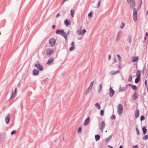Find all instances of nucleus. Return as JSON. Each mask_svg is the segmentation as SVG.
<instances>
[{
    "label": "nucleus",
    "mask_w": 148,
    "mask_h": 148,
    "mask_svg": "<svg viewBox=\"0 0 148 148\" xmlns=\"http://www.w3.org/2000/svg\"><path fill=\"white\" fill-rule=\"evenodd\" d=\"M69 31H68L67 32V34L68 35H69Z\"/></svg>",
    "instance_id": "62"
},
{
    "label": "nucleus",
    "mask_w": 148,
    "mask_h": 148,
    "mask_svg": "<svg viewBox=\"0 0 148 148\" xmlns=\"http://www.w3.org/2000/svg\"><path fill=\"white\" fill-rule=\"evenodd\" d=\"M108 60H110L111 58V56L110 55H109L108 56Z\"/></svg>",
    "instance_id": "51"
},
{
    "label": "nucleus",
    "mask_w": 148,
    "mask_h": 148,
    "mask_svg": "<svg viewBox=\"0 0 148 148\" xmlns=\"http://www.w3.org/2000/svg\"><path fill=\"white\" fill-rule=\"evenodd\" d=\"M86 32V30L85 29H83L82 31L81 32V34L82 35L84 34Z\"/></svg>",
    "instance_id": "39"
},
{
    "label": "nucleus",
    "mask_w": 148,
    "mask_h": 148,
    "mask_svg": "<svg viewBox=\"0 0 148 148\" xmlns=\"http://www.w3.org/2000/svg\"><path fill=\"white\" fill-rule=\"evenodd\" d=\"M117 113L119 115H121L123 112V108L122 105L121 104H119L117 106Z\"/></svg>",
    "instance_id": "3"
},
{
    "label": "nucleus",
    "mask_w": 148,
    "mask_h": 148,
    "mask_svg": "<svg viewBox=\"0 0 148 148\" xmlns=\"http://www.w3.org/2000/svg\"><path fill=\"white\" fill-rule=\"evenodd\" d=\"M5 121L7 124L9 123L10 121V115L8 114L5 118Z\"/></svg>",
    "instance_id": "11"
},
{
    "label": "nucleus",
    "mask_w": 148,
    "mask_h": 148,
    "mask_svg": "<svg viewBox=\"0 0 148 148\" xmlns=\"http://www.w3.org/2000/svg\"><path fill=\"white\" fill-rule=\"evenodd\" d=\"M112 75H115V74L119 73L120 71L119 70H118L117 71H112Z\"/></svg>",
    "instance_id": "27"
},
{
    "label": "nucleus",
    "mask_w": 148,
    "mask_h": 148,
    "mask_svg": "<svg viewBox=\"0 0 148 148\" xmlns=\"http://www.w3.org/2000/svg\"><path fill=\"white\" fill-rule=\"evenodd\" d=\"M74 41H72V42L71 44L72 46H74Z\"/></svg>",
    "instance_id": "57"
},
{
    "label": "nucleus",
    "mask_w": 148,
    "mask_h": 148,
    "mask_svg": "<svg viewBox=\"0 0 148 148\" xmlns=\"http://www.w3.org/2000/svg\"><path fill=\"white\" fill-rule=\"evenodd\" d=\"M64 23L67 26L69 25L70 24L69 23V21L67 19L65 21Z\"/></svg>",
    "instance_id": "26"
},
{
    "label": "nucleus",
    "mask_w": 148,
    "mask_h": 148,
    "mask_svg": "<svg viewBox=\"0 0 148 148\" xmlns=\"http://www.w3.org/2000/svg\"><path fill=\"white\" fill-rule=\"evenodd\" d=\"M94 81H93L90 84V86H89V87L91 88H92L93 86V84H94Z\"/></svg>",
    "instance_id": "32"
},
{
    "label": "nucleus",
    "mask_w": 148,
    "mask_h": 148,
    "mask_svg": "<svg viewBox=\"0 0 148 148\" xmlns=\"http://www.w3.org/2000/svg\"><path fill=\"white\" fill-rule=\"evenodd\" d=\"M102 89V84H100L98 87L97 90L99 93H100Z\"/></svg>",
    "instance_id": "22"
},
{
    "label": "nucleus",
    "mask_w": 148,
    "mask_h": 148,
    "mask_svg": "<svg viewBox=\"0 0 148 148\" xmlns=\"http://www.w3.org/2000/svg\"><path fill=\"white\" fill-rule=\"evenodd\" d=\"M133 18L134 21L136 22L137 20V12L136 8H134L133 14Z\"/></svg>",
    "instance_id": "4"
},
{
    "label": "nucleus",
    "mask_w": 148,
    "mask_h": 148,
    "mask_svg": "<svg viewBox=\"0 0 148 148\" xmlns=\"http://www.w3.org/2000/svg\"><path fill=\"white\" fill-rule=\"evenodd\" d=\"M113 61L114 63H115L116 62V58H115L113 59Z\"/></svg>",
    "instance_id": "50"
},
{
    "label": "nucleus",
    "mask_w": 148,
    "mask_h": 148,
    "mask_svg": "<svg viewBox=\"0 0 148 148\" xmlns=\"http://www.w3.org/2000/svg\"><path fill=\"white\" fill-rule=\"evenodd\" d=\"M125 24L123 22H122L121 25L120 26V27L121 29H122L125 26Z\"/></svg>",
    "instance_id": "35"
},
{
    "label": "nucleus",
    "mask_w": 148,
    "mask_h": 148,
    "mask_svg": "<svg viewBox=\"0 0 148 148\" xmlns=\"http://www.w3.org/2000/svg\"><path fill=\"white\" fill-rule=\"evenodd\" d=\"M100 136L99 135H95V138L96 141H97L99 140L100 138Z\"/></svg>",
    "instance_id": "21"
},
{
    "label": "nucleus",
    "mask_w": 148,
    "mask_h": 148,
    "mask_svg": "<svg viewBox=\"0 0 148 148\" xmlns=\"http://www.w3.org/2000/svg\"><path fill=\"white\" fill-rule=\"evenodd\" d=\"M55 27H56L55 25H53V26H52V28H53V29H54V28H55Z\"/></svg>",
    "instance_id": "61"
},
{
    "label": "nucleus",
    "mask_w": 148,
    "mask_h": 148,
    "mask_svg": "<svg viewBox=\"0 0 148 148\" xmlns=\"http://www.w3.org/2000/svg\"><path fill=\"white\" fill-rule=\"evenodd\" d=\"M116 118L115 116V115H112L111 117V119L112 120H114Z\"/></svg>",
    "instance_id": "38"
},
{
    "label": "nucleus",
    "mask_w": 148,
    "mask_h": 148,
    "mask_svg": "<svg viewBox=\"0 0 148 148\" xmlns=\"http://www.w3.org/2000/svg\"><path fill=\"white\" fill-rule=\"evenodd\" d=\"M125 90L124 87H120L119 88V91L122 92L124 91Z\"/></svg>",
    "instance_id": "30"
},
{
    "label": "nucleus",
    "mask_w": 148,
    "mask_h": 148,
    "mask_svg": "<svg viewBox=\"0 0 148 148\" xmlns=\"http://www.w3.org/2000/svg\"><path fill=\"white\" fill-rule=\"evenodd\" d=\"M95 106L98 110L100 109L101 108L100 106L98 103H96Z\"/></svg>",
    "instance_id": "23"
},
{
    "label": "nucleus",
    "mask_w": 148,
    "mask_h": 148,
    "mask_svg": "<svg viewBox=\"0 0 148 148\" xmlns=\"http://www.w3.org/2000/svg\"><path fill=\"white\" fill-rule=\"evenodd\" d=\"M77 33H78V35H80V34H81V32H80L79 30H78L77 31Z\"/></svg>",
    "instance_id": "56"
},
{
    "label": "nucleus",
    "mask_w": 148,
    "mask_h": 148,
    "mask_svg": "<svg viewBox=\"0 0 148 148\" xmlns=\"http://www.w3.org/2000/svg\"><path fill=\"white\" fill-rule=\"evenodd\" d=\"M119 148H123V147L122 145H121L120 147Z\"/></svg>",
    "instance_id": "64"
},
{
    "label": "nucleus",
    "mask_w": 148,
    "mask_h": 148,
    "mask_svg": "<svg viewBox=\"0 0 148 148\" xmlns=\"http://www.w3.org/2000/svg\"><path fill=\"white\" fill-rule=\"evenodd\" d=\"M132 60L133 62H135L138 59V57L133 56L132 58Z\"/></svg>",
    "instance_id": "19"
},
{
    "label": "nucleus",
    "mask_w": 148,
    "mask_h": 148,
    "mask_svg": "<svg viewBox=\"0 0 148 148\" xmlns=\"http://www.w3.org/2000/svg\"><path fill=\"white\" fill-rule=\"evenodd\" d=\"M145 119V116L143 115H142L140 116V121H141L144 120Z\"/></svg>",
    "instance_id": "37"
},
{
    "label": "nucleus",
    "mask_w": 148,
    "mask_h": 148,
    "mask_svg": "<svg viewBox=\"0 0 148 148\" xmlns=\"http://www.w3.org/2000/svg\"><path fill=\"white\" fill-rule=\"evenodd\" d=\"M131 88L132 89H134L135 90H136L137 89V87L136 86L132 85Z\"/></svg>",
    "instance_id": "29"
},
{
    "label": "nucleus",
    "mask_w": 148,
    "mask_h": 148,
    "mask_svg": "<svg viewBox=\"0 0 148 148\" xmlns=\"http://www.w3.org/2000/svg\"><path fill=\"white\" fill-rule=\"evenodd\" d=\"M60 15V14L59 13H58L56 16V17H58Z\"/></svg>",
    "instance_id": "59"
},
{
    "label": "nucleus",
    "mask_w": 148,
    "mask_h": 148,
    "mask_svg": "<svg viewBox=\"0 0 148 148\" xmlns=\"http://www.w3.org/2000/svg\"><path fill=\"white\" fill-rule=\"evenodd\" d=\"M47 80H48V79H47L46 78V79H45L43 81H44V82H45V83L46 82V81H47Z\"/></svg>",
    "instance_id": "60"
},
{
    "label": "nucleus",
    "mask_w": 148,
    "mask_h": 148,
    "mask_svg": "<svg viewBox=\"0 0 148 148\" xmlns=\"http://www.w3.org/2000/svg\"><path fill=\"white\" fill-rule=\"evenodd\" d=\"M114 91L112 88L111 87H110V88L109 95L110 97H112L114 94Z\"/></svg>",
    "instance_id": "9"
},
{
    "label": "nucleus",
    "mask_w": 148,
    "mask_h": 148,
    "mask_svg": "<svg viewBox=\"0 0 148 148\" xmlns=\"http://www.w3.org/2000/svg\"><path fill=\"white\" fill-rule=\"evenodd\" d=\"M112 136V135H111L109 137H108V138H106L105 140V142L106 143H107L110 140Z\"/></svg>",
    "instance_id": "18"
},
{
    "label": "nucleus",
    "mask_w": 148,
    "mask_h": 148,
    "mask_svg": "<svg viewBox=\"0 0 148 148\" xmlns=\"http://www.w3.org/2000/svg\"><path fill=\"white\" fill-rule=\"evenodd\" d=\"M34 66L40 71L43 70L42 66L39 64H35L34 65Z\"/></svg>",
    "instance_id": "8"
},
{
    "label": "nucleus",
    "mask_w": 148,
    "mask_h": 148,
    "mask_svg": "<svg viewBox=\"0 0 148 148\" xmlns=\"http://www.w3.org/2000/svg\"><path fill=\"white\" fill-rule=\"evenodd\" d=\"M137 95V93L136 92H135L134 94L132 95V98L134 100H135L136 99L138 98V96Z\"/></svg>",
    "instance_id": "12"
},
{
    "label": "nucleus",
    "mask_w": 148,
    "mask_h": 148,
    "mask_svg": "<svg viewBox=\"0 0 148 148\" xmlns=\"http://www.w3.org/2000/svg\"><path fill=\"white\" fill-rule=\"evenodd\" d=\"M39 73V71L37 69H35L33 70V75H38Z\"/></svg>",
    "instance_id": "14"
},
{
    "label": "nucleus",
    "mask_w": 148,
    "mask_h": 148,
    "mask_svg": "<svg viewBox=\"0 0 148 148\" xmlns=\"http://www.w3.org/2000/svg\"><path fill=\"white\" fill-rule=\"evenodd\" d=\"M145 86H146V87H147V82L146 80L145 81Z\"/></svg>",
    "instance_id": "46"
},
{
    "label": "nucleus",
    "mask_w": 148,
    "mask_h": 148,
    "mask_svg": "<svg viewBox=\"0 0 148 148\" xmlns=\"http://www.w3.org/2000/svg\"><path fill=\"white\" fill-rule=\"evenodd\" d=\"M54 59V58H53L51 57L48 59L47 64H50L53 62Z\"/></svg>",
    "instance_id": "13"
},
{
    "label": "nucleus",
    "mask_w": 148,
    "mask_h": 148,
    "mask_svg": "<svg viewBox=\"0 0 148 148\" xmlns=\"http://www.w3.org/2000/svg\"><path fill=\"white\" fill-rule=\"evenodd\" d=\"M119 38H120L119 37L117 36L116 38V42L118 41L119 40Z\"/></svg>",
    "instance_id": "48"
},
{
    "label": "nucleus",
    "mask_w": 148,
    "mask_h": 148,
    "mask_svg": "<svg viewBox=\"0 0 148 148\" xmlns=\"http://www.w3.org/2000/svg\"><path fill=\"white\" fill-rule=\"evenodd\" d=\"M108 148H113V147L110 145H108Z\"/></svg>",
    "instance_id": "58"
},
{
    "label": "nucleus",
    "mask_w": 148,
    "mask_h": 148,
    "mask_svg": "<svg viewBox=\"0 0 148 148\" xmlns=\"http://www.w3.org/2000/svg\"><path fill=\"white\" fill-rule=\"evenodd\" d=\"M117 58H118V59L119 62H121V58L119 54H118L117 55Z\"/></svg>",
    "instance_id": "31"
},
{
    "label": "nucleus",
    "mask_w": 148,
    "mask_h": 148,
    "mask_svg": "<svg viewBox=\"0 0 148 148\" xmlns=\"http://www.w3.org/2000/svg\"><path fill=\"white\" fill-rule=\"evenodd\" d=\"M90 117H88L87 119L85 120L84 123V125L85 126L87 125L90 122Z\"/></svg>",
    "instance_id": "10"
},
{
    "label": "nucleus",
    "mask_w": 148,
    "mask_h": 148,
    "mask_svg": "<svg viewBox=\"0 0 148 148\" xmlns=\"http://www.w3.org/2000/svg\"><path fill=\"white\" fill-rule=\"evenodd\" d=\"M127 40L129 43H131L132 42V36L131 35H129L127 38Z\"/></svg>",
    "instance_id": "20"
},
{
    "label": "nucleus",
    "mask_w": 148,
    "mask_h": 148,
    "mask_svg": "<svg viewBox=\"0 0 148 148\" xmlns=\"http://www.w3.org/2000/svg\"><path fill=\"white\" fill-rule=\"evenodd\" d=\"M16 92H17V88H16L15 89V90H14V92H15V95L16 94Z\"/></svg>",
    "instance_id": "54"
},
{
    "label": "nucleus",
    "mask_w": 148,
    "mask_h": 148,
    "mask_svg": "<svg viewBox=\"0 0 148 148\" xmlns=\"http://www.w3.org/2000/svg\"><path fill=\"white\" fill-rule=\"evenodd\" d=\"M100 130L102 132L103 130L105 127L106 124L105 121H101L99 123Z\"/></svg>",
    "instance_id": "2"
},
{
    "label": "nucleus",
    "mask_w": 148,
    "mask_h": 148,
    "mask_svg": "<svg viewBox=\"0 0 148 148\" xmlns=\"http://www.w3.org/2000/svg\"><path fill=\"white\" fill-rule=\"evenodd\" d=\"M56 33V34H60L64 38L65 40L67 41V36L66 33L64 32L63 29H57Z\"/></svg>",
    "instance_id": "1"
},
{
    "label": "nucleus",
    "mask_w": 148,
    "mask_h": 148,
    "mask_svg": "<svg viewBox=\"0 0 148 148\" xmlns=\"http://www.w3.org/2000/svg\"><path fill=\"white\" fill-rule=\"evenodd\" d=\"M132 75H131L130 76L129 78L128 79V81L129 82L131 81L132 80Z\"/></svg>",
    "instance_id": "36"
},
{
    "label": "nucleus",
    "mask_w": 148,
    "mask_h": 148,
    "mask_svg": "<svg viewBox=\"0 0 148 148\" xmlns=\"http://www.w3.org/2000/svg\"><path fill=\"white\" fill-rule=\"evenodd\" d=\"M21 85V84L20 82H19L17 86V87L18 88H20Z\"/></svg>",
    "instance_id": "52"
},
{
    "label": "nucleus",
    "mask_w": 148,
    "mask_h": 148,
    "mask_svg": "<svg viewBox=\"0 0 148 148\" xmlns=\"http://www.w3.org/2000/svg\"><path fill=\"white\" fill-rule=\"evenodd\" d=\"M82 130V128L81 127H79L77 130V132L78 133H80Z\"/></svg>",
    "instance_id": "43"
},
{
    "label": "nucleus",
    "mask_w": 148,
    "mask_h": 148,
    "mask_svg": "<svg viewBox=\"0 0 148 148\" xmlns=\"http://www.w3.org/2000/svg\"><path fill=\"white\" fill-rule=\"evenodd\" d=\"M104 114V111L103 110H101L100 111V114L101 116L103 115Z\"/></svg>",
    "instance_id": "41"
},
{
    "label": "nucleus",
    "mask_w": 148,
    "mask_h": 148,
    "mask_svg": "<svg viewBox=\"0 0 148 148\" xmlns=\"http://www.w3.org/2000/svg\"><path fill=\"white\" fill-rule=\"evenodd\" d=\"M127 85H128V86H132V85L131 84H127Z\"/></svg>",
    "instance_id": "63"
},
{
    "label": "nucleus",
    "mask_w": 148,
    "mask_h": 148,
    "mask_svg": "<svg viewBox=\"0 0 148 148\" xmlns=\"http://www.w3.org/2000/svg\"><path fill=\"white\" fill-rule=\"evenodd\" d=\"M133 148H138L137 145H136L133 147Z\"/></svg>",
    "instance_id": "55"
},
{
    "label": "nucleus",
    "mask_w": 148,
    "mask_h": 148,
    "mask_svg": "<svg viewBox=\"0 0 148 148\" xmlns=\"http://www.w3.org/2000/svg\"><path fill=\"white\" fill-rule=\"evenodd\" d=\"M136 131L137 132V134L138 135H139L140 134L139 131V130L138 129V127L136 128Z\"/></svg>",
    "instance_id": "42"
},
{
    "label": "nucleus",
    "mask_w": 148,
    "mask_h": 148,
    "mask_svg": "<svg viewBox=\"0 0 148 148\" xmlns=\"http://www.w3.org/2000/svg\"><path fill=\"white\" fill-rule=\"evenodd\" d=\"M141 74V71H138L136 73V75L137 77L140 78Z\"/></svg>",
    "instance_id": "17"
},
{
    "label": "nucleus",
    "mask_w": 148,
    "mask_h": 148,
    "mask_svg": "<svg viewBox=\"0 0 148 148\" xmlns=\"http://www.w3.org/2000/svg\"><path fill=\"white\" fill-rule=\"evenodd\" d=\"M142 130L143 131V134H145L147 132V129L146 127L145 126L142 127Z\"/></svg>",
    "instance_id": "24"
},
{
    "label": "nucleus",
    "mask_w": 148,
    "mask_h": 148,
    "mask_svg": "<svg viewBox=\"0 0 148 148\" xmlns=\"http://www.w3.org/2000/svg\"><path fill=\"white\" fill-rule=\"evenodd\" d=\"M92 15V12H90L88 14V16L90 18Z\"/></svg>",
    "instance_id": "44"
},
{
    "label": "nucleus",
    "mask_w": 148,
    "mask_h": 148,
    "mask_svg": "<svg viewBox=\"0 0 148 148\" xmlns=\"http://www.w3.org/2000/svg\"><path fill=\"white\" fill-rule=\"evenodd\" d=\"M67 0H63L62 2V3H61V4L62 5L66 1H67Z\"/></svg>",
    "instance_id": "49"
},
{
    "label": "nucleus",
    "mask_w": 148,
    "mask_h": 148,
    "mask_svg": "<svg viewBox=\"0 0 148 148\" xmlns=\"http://www.w3.org/2000/svg\"><path fill=\"white\" fill-rule=\"evenodd\" d=\"M91 89H92V88H91L89 87H88V89H87L86 90L85 92V95H87L90 92L91 90Z\"/></svg>",
    "instance_id": "16"
},
{
    "label": "nucleus",
    "mask_w": 148,
    "mask_h": 148,
    "mask_svg": "<svg viewBox=\"0 0 148 148\" xmlns=\"http://www.w3.org/2000/svg\"><path fill=\"white\" fill-rule=\"evenodd\" d=\"M148 139V135H145L143 137V139L145 140H147Z\"/></svg>",
    "instance_id": "33"
},
{
    "label": "nucleus",
    "mask_w": 148,
    "mask_h": 148,
    "mask_svg": "<svg viewBox=\"0 0 148 148\" xmlns=\"http://www.w3.org/2000/svg\"><path fill=\"white\" fill-rule=\"evenodd\" d=\"M16 132L15 130H13L11 132V134L12 135L15 134Z\"/></svg>",
    "instance_id": "40"
},
{
    "label": "nucleus",
    "mask_w": 148,
    "mask_h": 148,
    "mask_svg": "<svg viewBox=\"0 0 148 148\" xmlns=\"http://www.w3.org/2000/svg\"><path fill=\"white\" fill-rule=\"evenodd\" d=\"M128 87H129V86H128V85H127V84L125 86V90L126 89H127L128 88Z\"/></svg>",
    "instance_id": "53"
},
{
    "label": "nucleus",
    "mask_w": 148,
    "mask_h": 148,
    "mask_svg": "<svg viewBox=\"0 0 148 148\" xmlns=\"http://www.w3.org/2000/svg\"><path fill=\"white\" fill-rule=\"evenodd\" d=\"M71 12L72 17H73L75 13V11L74 9H71Z\"/></svg>",
    "instance_id": "25"
},
{
    "label": "nucleus",
    "mask_w": 148,
    "mask_h": 148,
    "mask_svg": "<svg viewBox=\"0 0 148 148\" xmlns=\"http://www.w3.org/2000/svg\"><path fill=\"white\" fill-rule=\"evenodd\" d=\"M101 1H100L97 4V8H98L99 6L100 5V3H101Z\"/></svg>",
    "instance_id": "47"
},
{
    "label": "nucleus",
    "mask_w": 148,
    "mask_h": 148,
    "mask_svg": "<svg viewBox=\"0 0 148 148\" xmlns=\"http://www.w3.org/2000/svg\"><path fill=\"white\" fill-rule=\"evenodd\" d=\"M130 4V8L132 9H133L135 8V6L136 4L134 0L132 1H131V3Z\"/></svg>",
    "instance_id": "7"
},
{
    "label": "nucleus",
    "mask_w": 148,
    "mask_h": 148,
    "mask_svg": "<svg viewBox=\"0 0 148 148\" xmlns=\"http://www.w3.org/2000/svg\"><path fill=\"white\" fill-rule=\"evenodd\" d=\"M56 42V40L54 38H51L49 40V42L51 46L54 45Z\"/></svg>",
    "instance_id": "6"
},
{
    "label": "nucleus",
    "mask_w": 148,
    "mask_h": 148,
    "mask_svg": "<svg viewBox=\"0 0 148 148\" xmlns=\"http://www.w3.org/2000/svg\"><path fill=\"white\" fill-rule=\"evenodd\" d=\"M140 78L136 77L135 79V83L137 84L140 81Z\"/></svg>",
    "instance_id": "28"
},
{
    "label": "nucleus",
    "mask_w": 148,
    "mask_h": 148,
    "mask_svg": "<svg viewBox=\"0 0 148 148\" xmlns=\"http://www.w3.org/2000/svg\"><path fill=\"white\" fill-rule=\"evenodd\" d=\"M54 52V50L51 49H47L46 50L47 54L49 56H50L53 54Z\"/></svg>",
    "instance_id": "5"
},
{
    "label": "nucleus",
    "mask_w": 148,
    "mask_h": 148,
    "mask_svg": "<svg viewBox=\"0 0 148 148\" xmlns=\"http://www.w3.org/2000/svg\"><path fill=\"white\" fill-rule=\"evenodd\" d=\"M139 115V111L138 110H136L135 112V117L138 118Z\"/></svg>",
    "instance_id": "15"
},
{
    "label": "nucleus",
    "mask_w": 148,
    "mask_h": 148,
    "mask_svg": "<svg viewBox=\"0 0 148 148\" xmlns=\"http://www.w3.org/2000/svg\"><path fill=\"white\" fill-rule=\"evenodd\" d=\"M75 49V47L74 46H72L71 47L70 49H69V50L71 51H72L74 50Z\"/></svg>",
    "instance_id": "34"
},
{
    "label": "nucleus",
    "mask_w": 148,
    "mask_h": 148,
    "mask_svg": "<svg viewBox=\"0 0 148 148\" xmlns=\"http://www.w3.org/2000/svg\"><path fill=\"white\" fill-rule=\"evenodd\" d=\"M121 35V31H119L118 32L117 34V36L119 37Z\"/></svg>",
    "instance_id": "45"
}]
</instances>
